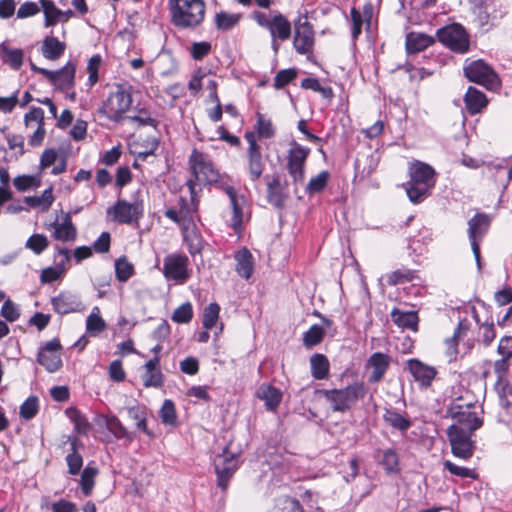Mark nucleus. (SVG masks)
Listing matches in <instances>:
<instances>
[{
	"label": "nucleus",
	"mask_w": 512,
	"mask_h": 512,
	"mask_svg": "<svg viewBox=\"0 0 512 512\" xmlns=\"http://www.w3.org/2000/svg\"><path fill=\"white\" fill-rule=\"evenodd\" d=\"M160 358L154 356L144 365V373L142 374V381L145 387H160L163 384V374L160 370Z\"/></svg>",
	"instance_id": "nucleus-25"
},
{
	"label": "nucleus",
	"mask_w": 512,
	"mask_h": 512,
	"mask_svg": "<svg viewBox=\"0 0 512 512\" xmlns=\"http://www.w3.org/2000/svg\"><path fill=\"white\" fill-rule=\"evenodd\" d=\"M189 263V258L185 254H168L163 259L162 273L166 280L184 284L190 278Z\"/></svg>",
	"instance_id": "nucleus-8"
},
{
	"label": "nucleus",
	"mask_w": 512,
	"mask_h": 512,
	"mask_svg": "<svg viewBox=\"0 0 512 512\" xmlns=\"http://www.w3.org/2000/svg\"><path fill=\"white\" fill-rule=\"evenodd\" d=\"M66 44L52 35L44 38L41 46L42 56L50 61L58 60L65 52Z\"/></svg>",
	"instance_id": "nucleus-29"
},
{
	"label": "nucleus",
	"mask_w": 512,
	"mask_h": 512,
	"mask_svg": "<svg viewBox=\"0 0 512 512\" xmlns=\"http://www.w3.org/2000/svg\"><path fill=\"white\" fill-rule=\"evenodd\" d=\"M61 349V344L58 339L48 341L43 348H41L37 355V362L44 366L47 371L55 372L62 366V360L58 351Z\"/></svg>",
	"instance_id": "nucleus-19"
},
{
	"label": "nucleus",
	"mask_w": 512,
	"mask_h": 512,
	"mask_svg": "<svg viewBox=\"0 0 512 512\" xmlns=\"http://www.w3.org/2000/svg\"><path fill=\"white\" fill-rule=\"evenodd\" d=\"M171 23L181 29H194L205 18L206 5L203 0H168Z\"/></svg>",
	"instance_id": "nucleus-1"
},
{
	"label": "nucleus",
	"mask_w": 512,
	"mask_h": 512,
	"mask_svg": "<svg viewBox=\"0 0 512 512\" xmlns=\"http://www.w3.org/2000/svg\"><path fill=\"white\" fill-rule=\"evenodd\" d=\"M444 467L451 474L461 477V478L475 479L477 477L474 470L466 468V467L458 466V465L454 464L453 462H451L450 460H446L444 462Z\"/></svg>",
	"instance_id": "nucleus-59"
},
{
	"label": "nucleus",
	"mask_w": 512,
	"mask_h": 512,
	"mask_svg": "<svg viewBox=\"0 0 512 512\" xmlns=\"http://www.w3.org/2000/svg\"><path fill=\"white\" fill-rule=\"evenodd\" d=\"M44 12V26L51 27L62 19V10L57 8L52 0H40Z\"/></svg>",
	"instance_id": "nucleus-41"
},
{
	"label": "nucleus",
	"mask_w": 512,
	"mask_h": 512,
	"mask_svg": "<svg viewBox=\"0 0 512 512\" xmlns=\"http://www.w3.org/2000/svg\"><path fill=\"white\" fill-rule=\"evenodd\" d=\"M329 180V172L328 171H322L315 177H312L307 186L306 191L309 194H316L321 192L327 185Z\"/></svg>",
	"instance_id": "nucleus-54"
},
{
	"label": "nucleus",
	"mask_w": 512,
	"mask_h": 512,
	"mask_svg": "<svg viewBox=\"0 0 512 512\" xmlns=\"http://www.w3.org/2000/svg\"><path fill=\"white\" fill-rule=\"evenodd\" d=\"M438 40L451 50L464 53L469 48V39L460 24H451L437 30Z\"/></svg>",
	"instance_id": "nucleus-12"
},
{
	"label": "nucleus",
	"mask_w": 512,
	"mask_h": 512,
	"mask_svg": "<svg viewBox=\"0 0 512 512\" xmlns=\"http://www.w3.org/2000/svg\"><path fill=\"white\" fill-rule=\"evenodd\" d=\"M391 363V358L389 355L375 352L373 353L366 362V369H371L372 372L368 377V381L370 383H378L380 382L387 370L389 369Z\"/></svg>",
	"instance_id": "nucleus-22"
},
{
	"label": "nucleus",
	"mask_w": 512,
	"mask_h": 512,
	"mask_svg": "<svg viewBox=\"0 0 512 512\" xmlns=\"http://www.w3.org/2000/svg\"><path fill=\"white\" fill-rule=\"evenodd\" d=\"M434 43V38L419 32H410L406 35V50L409 54L418 53Z\"/></svg>",
	"instance_id": "nucleus-31"
},
{
	"label": "nucleus",
	"mask_w": 512,
	"mask_h": 512,
	"mask_svg": "<svg viewBox=\"0 0 512 512\" xmlns=\"http://www.w3.org/2000/svg\"><path fill=\"white\" fill-rule=\"evenodd\" d=\"M220 306L217 303H210L203 312L202 323L206 330L215 326L219 318Z\"/></svg>",
	"instance_id": "nucleus-53"
},
{
	"label": "nucleus",
	"mask_w": 512,
	"mask_h": 512,
	"mask_svg": "<svg viewBox=\"0 0 512 512\" xmlns=\"http://www.w3.org/2000/svg\"><path fill=\"white\" fill-rule=\"evenodd\" d=\"M470 329V323L467 319H462L459 321L457 328L454 330L453 336L451 338H447L445 341L446 344V354L450 358H455L458 354L457 345L458 341L466 335L467 331Z\"/></svg>",
	"instance_id": "nucleus-33"
},
{
	"label": "nucleus",
	"mask_w": 512,
	"mask_h": 512,
	"mask_svg": "<svg viewBox=\"0 0 512 512\" xmlns=\"http://www.w3.org/2000/svg\"><path fill=\"white\" fill-rule=\"evenodd\" d=\"M106 425L108 430L115 436V438L126 439L129 442L133 441V435L127 431V429L123 426L117 417L112 416L108 418Z\"/></svg>",
	"instance_id": "nucleus-49"
},
{
	"label": "nucleus",
	"mask_w": 512,
	"mask_h": 512,
	"mask_svg": "<svg viewBox=\"0 0 512 512\" xmlns=\"http://www.w3.org/2000/svg\"><path fill=\"white\" fill-rule=\"evenodd\" d=\"M464 74L469 81L487 89H495L500 81L495 71L483 60H475L464 66Z\"/></svg>",
	"instance_id": "nucleus-11"
},
{
	"label": "nucleus",
	"mask_w": 512,
	"mask_h": 512,
	"mask_svg": "<svg viewBox=\"0 0 512 512\" xmlns=\"http://www.w3.org/2000/svg\"><path fill=\"white\" fill-rule=\"evenodd\" d=\"M380 463L387 474H398L400 472L399 456L392 448L382 451Z\"/></svg>",
	"instance_id": "nucleus-42"
},
{
	"label": "nucleus",
	"mask_w": 512,
	"mask_h": 512,
	"mask_svg": "<svg viewBox=\"0 0 512 512\" xmlns=\"http://www.w3.org/2000/svg\"><path fill=\"white\" fill-rule=\"evenodd\" d=\"M408 369L415 381L421 386L428 387L436 376L434 367L428 366L417 359L408 361Z\"/></svg>",
	"instance_id": "nucleus-24"
},
{
	"label": "nucleus",
	"mask_w": 512,
	"mask_h": 512,
	"mask_svg": "<svg viewBox=\"0 0 512 512\" xmlns=\"http://www.w3.org/2000/svg\"><path fill=\"white\" fill-rule=\"evenodd\" d=\"M192 318L193 308L190 302H185L179 307H177L171 316L172 321L179 324L189 323L192 320Z\"/></svg>",
	"instance_id": "nucleus-52"
},
{
	"label": "nucleus",
	"mask_w": 512,
	"mask_h": 512,
	"mask_svg": "<svg viewBox=\"0 0 512 512\" xmlns=\"http://www.w3.org/2000/svg\"><path fill=\"white\" fill-rule=\"evenodd\" d=\"M128 416L135 421L136 428L145 433L149 438H154L155 435L147 427V412L145 407L136 405L129 407Z\"/></svg>",
	"instance_id": "nucleus-39"
},
{
	"label": "nucleus",
	"mask_w": 512,
	"mask_h": 512,
	"mask_svg": "<svg viewBox=\"0 0 512 512\" xmlns=\"http://www.w3.org/2000/svg\"><path fill=\"white\" fill-rule=\"evenodd\" d=\"M464 102L467 111L471 115L479 113L488 104L486 95L474 87L468 88L464 97Z\"/></svg>",
	"instance_id": "nucleus-30"
},
{
	"label": "nucleus",
	"mask_w": 512,
	"mask_h": 512,
	"mask_svg": "<svg viewBox=\"0 0 512 512\" xmlns=\"http://www.w3.org/2000/svg\"><path fill=\"white\" fill-rule=\"evenodd\" d=\"M38 412V399L31 396L27 398L20 406V415L22 418L29 420L36 416Z\"/></svg>",
	"instance_id": "nucleus-57"
},
{
	"label": "nucleus",
	"mask_w": 512,
	"mask_h": 512,
	"mask_svg": "<svg viewBox=\"0 0 512 512\" xmlns=\"http://www.w3.org/2000/svg\"><path fill=\"white\" fill-rule=\"evenodd\" d=\"M186 185L190 192V201L185 197H180L178 201L179 213L183 219V223L194 221L198 216L197 212L199 207V199L194 180H187Z\"/></svg>",
	"instance_id": "nucleus-21"
},
{
	"label": "nucleus",
	"mask_w": 512,
	"mask_h": 512,
	"mask_svg": "<svg viewBox=\"0 0 512 512\" xmlns=\"http://www.w3.org/2000/svg\"><path fill=\"white\" fill-rule=\"evenodd\" d=\"M315 44V32L313 25L308 21L306 15H300L294 22L293 46L300 55L313 52Z\"/></svg>",
	"instance_id": "nucleus-10"
},
{
	"label": "nucleus",
	"mask_w": 512,
	"mask_h": 512,
	"mask_svg": "<svg viewBox=\"0 0 512 512\" xmlns=\"http://www.w3.org/2000/svg\"><path fill=\"white\" fill-rule=\"evenodd\" d=\"M240 21L239 14L221 11L215 15V26L218 30L227 31L235 27Z\"/></svg>",
	"instance_id": "nucleus-47"
},
{
	"label": "nucleus",
	"mask_w": 512,
	"mask_h": 512,
	"mask_svg": "<svg viewBox=\"0 0 512 512\" xmlns=\"http://www.w3.org/2000/svg\"><path fill=\"white\" fill-rule=\"evenodd\" d=\"M220 189H222L228 196L232 208V217L230 219L229 226L235 233L240 234L244 220L243 204L245 203V199L243 196L238 195L234 187L231 185L221 184Z\"/></svg>",
	"instance_id": "nucleus-18"
},
{
	"label": "nucleus",
	"mask_w": 512,
	"mask_h": 512,
	"mask_svg": "<svg viewBox=\"0 0 512 512\" xmlns=\"http://www.w3.org/2000/svg\"><path fill=\"white\" fill-rule=\"evenodd\" d=\"M251 19L269 32L271 48L277 54L280 42L288 40L291 36L292 27L289 19L279 10H269L268 12L255 10L251 13Z\"/></svg>",
	"instance_id": "nucleus-2"
},
{
	"label": "nucleus",
	"mask_w": 512,
	"mask_h": 512,
	"mask_svg": "<svg viewBox=\"0 0 512 512\" xmlns=\"http://www.w3.org/2000/svg\"><path fill=\"white\" fill-rule=\"evenodd\" d=\"M472 434L473 432L464 431L460 427H448L447 435L455 457L467 460L473 456L475 443Z\"/></svg>",
	"instance_id": "nucleus-13"
},
{
	"label": "nucleus",
	"mask_w": 512,
	"mask_h": 512,
	"mask_svg": "<svg viewBox=\"0 0 512 512\" xmlns=\"http://www.w3.org/2000/svg\"><path fill=\"white\" fill-rule=\"evenodd\" d=\"M51 304L59 315L82 312L85 309L80 295L72 291H61L51 298Z\"/></svg>",
	"instance_id": "nucleus-16"
},
{
	"label": "nucleus",
	"mask_w": 512,
	"mask_h": 512,
	"mask_svg": "<svg viewBox=\"0 0 512 512\" xmlns=\"http://www.w3.org/2000/svg\"><path fill=\"white\" fill-rule=\"evenodd\" d=\"M98 469L95 466L87 465L81 473L80 486L83 494L89 496L92 493L95 477Z\"/></svg>",
	"instance_id": "nucleus-46"
},
{
	"label": "nucleus",
	"mask_w": 512,
	"mask_h": 512,
	"mask_svg": "<svg viewBox=\"0 0 512 512\" xmlns=\"http://www.w3.org/2000/svg\"><path fill=\"white\" fill-rule=\"evenodd\" d=\"M189 167L193 175L194 182H200L203 184H217L220 188L221 176L219 171L216 169L212 159L208 154H205L197 149H194L189 156Z\"/></svg>",
	"instance_id": "nucleus-5"
},
{
	"label": "nucleus",
	"mask_w": 512,
	"mask_h": 512,
	"mask_svg": "<svg viewBox=\"0 0 512 512\" xmlns=\"http://www.w3.org/2000/svg\"><path fill=\"white\" fill-rule=\"evenodd\" d=\"M1 316L9 322H15L20 317V310L12 300L7 299L2 305Z\"/></svg>",
	"instance_id": "nucleus-62"
},
{
	"label": "nucleus",
	"mask_w": 512,
	"mask_h": 512,
	"mask_svg": "<svg viewBox=\"0 0 512 512\" xmlns=\"http://www.w3.org/2000/svg\"><path fill=\"white\" fill-rule=\"evenodd\" d=\"M102 63V58L100 55L96 54L93 55L87 64V71H88V83L90 87H93L98 82V71L99 67Z\"/></svg>",
	"instance_id": "nucleus-56"
},
{
	"label": "nucleus",
	"mask_w": 512,
	"mask_h": 512,
	"mask_svg": "<svg viewBox=\"0 0 512 512\" xmlns=\"http://www.w3.org/2000/svg\"><path fill=\"white\" fill-rule=\"evenodd\" d=\"M142 213V208L138 203H129L126 200H118L114 206L108 209V214H112L113 220L120 224H138Z\"/></svg>",
	"instance_id": "nucleus-17"
},
{
	"label": "nucleus",
	"mask_w": 512,
	"mask_h": 512,
	"mask_svg": "<svg viewBox=\"0 0 512 512\" xmlns=\"http://www.w3.org/2000/svg\"><path fill=\"white\" fill-rule=\"evenodd\" d=\"M310 154V148L304 147L297 142L291 143L287 155V170L295 184L302 183L305 175V164Z\"/></svg>",
	"instance_id": "nucleus-14"
},
{
	"label": "nucleus",
	"mask_w": 512,
	"mask_h": 512,
	"mask_svg": "<svg viewBox=\"0 0 512 512\" xmlns=\"http://www.w3.org/2000/svg\"><path fill=\"white\" fill-rule=\"evenodd\" d=\"M323 329L321 326L312 325L308 331L304 333L303 342L306 347H313L319 344L323 339Z\"/></svg>",
	"instance_id": "nucleus-55"
},
{
	"label": "nucleus",
	"mask_w": 512,
	"mask_h": 512,
	"mask_svg": "<svg viewBox=\"0 0 512 512\" xmlns=\"http://www.w3.org/2000/svg\"><path fill=\"white\" fill-rule=\"evenodd\" d=\"M211 44L207 41L195 42L192 44L190 52L194 60H202L211 51Z\"/></svg>",
	"instance_id": "nucleus-63"
},
{
	"label": "nucleus",
	"mask_w": 512,
	"mask_h": 512,
	"mask_svg": "<svg viewBox=\"0 0 512 512\" xmlns=\"http://www.w3.org/2000/svg\"><path fill=\"white\" fill-rule=\"evenodd\" d=\"M391 316H392L394 323L397 326H399L401 328H405V329H410L413 331L417 330L419 318H418V315L416 312H414V311L403 312L399 309H393Z\"/></svg>",
	"instance_id": "nucleus-35"
},
{
	"label": "nucleus",
	"mask_w": 512,
	"mask_h": 512,
	"mask_svg": "<svg viewBox=\"0 0 512 512\" xmlns=\"http://www.w3.org/2000/svg\"><path fill=\"white\" fill-rule=\"evenodd\" d=\"M26 247L34 253L40 254L48 247L47 237L42 234H34L27 240Z\"/></svg>",
	"instance_id": "nucleus-60"
},
{
	"label": "nucleus",
	"mask_w": 512,
	"mask_h": 512,
	"mask_svg": "<svg viewBox=\"0 0 512 512\" xmlns=\"http://www.w3.org/2000/svg\"><path fill=\"white\" fill-rule=\"evenodd\" d=\"M258 396L265 402V406L268 410H275L282 400V393L279 389L271 385L261 386L258 392Z\"/></svg>",
	"instance_id": "nucleus-37"
},
{
	"label": "nucleus",
	"mask_w": 512,
	"mask_h": 512,
	"mask_svg": "<svg viewBox=\"0 0 512 512\" xmlns=\"http://www.w3.org/2000/svg\"><path fill=\"white\" fill-rule=\"evenodd\" d=\"M132 105V96L125 86L118 85L99 109V113L109 120L120 123L123 115Z\"/></svg>",
	"instance_id": "nucleus-6"
},
{
	"label": "nucleus",
	"mask_w": 512,
	"mask_h": 512,
	"mask_svg": "<svg viewBox=\"0 0 512 512\" xmlns=\"http://www.w3.org/2000/svg\"><path fill=\"white\" fill-rule=\"evenodd\" d=\"M106 323L100 316V309L94 307L86 319V330L88 333L96 335L104 331Z\"/></svg>",
	"instance_id": "nucleus-45"
},
{
	"label": "nucleus",
	"mask_w": 512,
	"mask_h": 512,
	"mask_svg": "<svg viewBox=\"0 0 512 512\" xmlns=\"http://www.w3.org/2000/svg\"><path fill=\"white\" fill-rule=\"evenodd\" d=\"M214 467L217 474V485L225 491L231 477L238 469L237 458L225 448L222 454L215 457Z\"/></svg>",
	"instance_id": "nucleus-15"
},
{
	"label": "nucleus",
	"mask_w": 512,
	"mask_h": 512,
	"mask_svg": "<svg viewBox=\"0 0 512 512\" xmlns=\"http://www.w3.org/2000/svg\"><path fill=\"white\" fill-rule=\"evenodd\" d=\"M257 123L255 125V129L260 138H271L275 134V129L273 127L272 121L267 118L262 113H257Z\"/></svg>",
	"instance_id": "nucleus-51"
},
{
	"label": "nucleus",
	"mask_w": 512,
	"mask_h": 512,
	"mask_svg": "<svg viewBox=\"0 0 512 512\" xmlns=\"http://www.w3.org/2000/svg\"><path fill=\"white\" fill-rule=\"evenodd\" d=\"M496 4V1H491L490 3L475 6L474 14L477 16L478 22L481 26L487 25L491 20L500 19L505 15L506 11L503 10H495L492 13L489 12L490 7L492 5L496 6Z\"/></svg>",
	"instance_id": "nucleus-38"
},
{
	"label": "nucleus",
	"mask_w": 512,
	"mask_h": 512,
	"mask_svg": "<svg viewBox=\"0 0 512 512\" xmlns=\"http://www.w3.org/2000/svg\"><path fill=\"white\" fill-rule=\"evenodd\" d=\"M24 53L21 49L11 48L6 42L0 44V59L13 70H19L23 64Z\"/></svg>",
	"instance_id": "nucleus-32"
},
{
	"label": "nucleus",
	"mask_w": 512,
	"mask_h": 512,
	"mask_svg": "<svg viewBox=\"0 0 512 512\" xmlns=\"http://www.w3.org/2000/svg\"><path fill=\"white\" fill-rule=\"evenodd\" d=\"M159 415L165 425L175 426L177 424L176 408L172 400H164Z\"/></svg>",
	"instance_id": "nucleus-50"
},
{
	"label": "nucleus",
	"mask_w": 512,
	"mask_h": 512,
	"mask_svg": "<svg viewBox=\"0 0 512 512\" xmlns=\"http://www.w3.org/2000/svg\"><path fill=\"white\" fill-rule=\"evenodd\" d=\"M311 374L317 380L326 379L329 375L330 364L323 354H314L310 358Z\"/></svg>",
	"instance_id": "nucleus-40"
},
{
	"label": "nucleus",
	"mask_w": 512,
	"mask_h": 512,
	"mask_svg": "<svg viewBox=\"0 0 512 512\" xmlns=\"http://www.w3.org/2000/svg\"><path fill=\"white\" fill-rule=\"evenodd\" d=\"M51 75H47L46 79L60 91H67L74 85L75 65L68 62L62 68L51 71Z\"/></svg>",
	"instance_id": "nucleus-23"
},
{
	"label": "nucleus",
	"mask_w": 512,
	"mask_h": 512,
	"mask_svg": "<svg viewBox=\"0 0 512 512\" xmlns=\"http://www.w3.org/2000/svg\"><path fill=\"white\" fill-rule=\"evenodd\" d=\"M449 413L455 421L450 427H460L464 431L474 432L483 424V420L479 417L482 408L477 404H453Z\"/></svg>",
	"instance_id": "nucleus-7"
},
{
	"label": "nucleus",
	"mask_w": 512,
	"mask_h": 512,
	"mask_svg": "<svg viewBox=\"0 0 512 512\" xmlns=\"http://www.w3.org/2000/svg\"><path fill=\"white\" fill-rule=\"evenodd\" d=\"M265 162L261 153V148L247 149V170L251 181H257L263 174Z\"/></svg>",
	"instance_id": "nucleus-26"
},
{
	"label": "nucleus",
	"mask_w": 512,
	"mask_h": 512,
	"mask_svg": "<svg viewBox=\"0 0 512 512\" xmlns=\"http://www.w3.org/2000/svg\"><path fill=\"white\" fill-rule=\"evenodd\" d=\"M135 273L134 266L128 261L126 256H122L115 261V275L119 282L128 281Z\"/></svg>",
	"instance_id": "nucleus-44"
},
{
	"label": "nucleus",
	"mask_w": 512,
	"mask_h": 512,
	"mask_svg": "<svg viewBox=\"0 0 512 512\" xmlns=\"http://www.w3.org/2000/svg\"><path fill=\"white\" fill-rule=\"evenodd\" d=\"M383 419L393 429L406 433L412 425V422L394 409H385Z\"/></svg>",
	"instance_id": "nucleus-36"
},
{
	"label": "nucleus",
	"mask_w": 512,
	"mask_h": 512,
	"mask_svg": "<svg viewBox=\"0 0 512 512\" xmlns=\"http://www.w3.org/2000/svg\"><path fill=\"white\" fill-rule=\"evenodd\" d=\"M325 399L330 403L334 412L344 413L367 394V387L363 382H354L341 389H325L321 391Z\"/></svg>",
	"instance_id": "nucleus-4"
},
{
	"label": "nucleus",
	"mask_w": 512,
	"mask_h": 512,
	"mask_svg": "<svg viewBox=\"0 0 512 512\" xmlns=\"http://www.w3.org/2000/svg\"><path fill=\"white\" fill-rule=\"evenodd\" d=\"M234 259L236 261L235 269L237 274L246 280L249 279L254 270V261L251 252L244 247L234 254Z\"/></svg>",
	"instance_id": "nucleus-28"
},
{
	"label": "nucleus",
	"mask_w": 512,
	"mask_h": 512,
	"mask_svg": "<svg viewBox=\"0 0 512 512\" xmlns=\"http://www.w3.org/2000/svg\"><path fill=\"white\" fill-rule=\"evenodd\" d=\"M286 183L282 184L279 175L267 182V200L270 204L277 208L284 205L286 199Z\"/></svg>",
	"instance_id": "nucleus-27"
},
{
	"label": "nucleus",
	"mask_w": 512,
	"mask_h": 512,
	"mask_svg": "<svg viewBox=\"0 0 512 512\" xmlns=\"http://www.w3.org/2000/svg\"><path fill=\"white\" fill-rule=\"evenodd\" d=\"M297 76L295 69H284L280 70L274 78V87L276 89H282L290 82H292Z\"/></svg>",
	"instance_id": "nucleus-58"
},
{
	"label": "nucleus",
	"mask_w": 512,
	"mask_h": 512,
	"mask_svg": "<svg viewBox=\"0 0 512 512\" xmlns=\"http://www.w3.org/2000/svg\"><path fill=\"white\" fill-rule=\"evenodd\" d=\"M24 123L27 128L34 124H44V111L40 107H32L29 112L24 115Z\"/></svg>",
	"instance_id": "nucleus-61"
},
{
	"label": "nucleus",
	"mask_w": 512,
	"mask_h": 512,
	"mask_svg": "<svg viewBox=\"0 0 512 512\" xmlns=\"http://www.w3.org/2000/svg\"><path fill=\"white\" fill-rule=\"evenodd\" d=\"M497 353L500 357L512 359V336H503L499 340Z\"/></svg>",
	"instance_id": "nucleus-64"
},
{
	"label": "nucleus",
	"mask_w": 512,
	"mask_h": 512,
	"mask_svg": "<svg viewBox=\"0 0 512 512\" xmlns=\"http://www.w3.org/2000/svg\"><path fill=\"white\" fill-rule=\"evenodd\" d=\"M68 441L70 442L71 450V452L66 456L68 472L71 475H76L80 472L83 465V458L77 451L80 442L77 437L72 436L68 437Z\"/></svg>",
	"instance_id": "nucleus-34"
},
{
	"label": "nucleus",
	"mask_w": 512,
	"mask_h": 512,
	"mask_svg": "<svg viewBox=\"0 0 512 512\" xmlns=\"http://www.w3.org/2000/svg\"><path fill=\"white\" fill-rule=\"evenodd\" d=\"M416 277V271L408 269V268H401L398 270H395L387 275V282L391 286L404 284L407 282H410L414 280Z\"/></svg>",
	"instance_id": "nucleus-48"
},
{
	"label": "nucleus",
	"mask_w": 512,
	"mask_h": 512,
	"mask_svg": "<svg viewBox=\"0 0 512 512\" xmlns=\"http://www.w3.org/2000/svg\"><path fill=\"white\" fill-rule=\"evenodd\" d=\"M490 218L485 213H477L468 222V237L471 243V249L475 257L477 269L482 270V261L480 255L479 242L488 232L490 227Z\"/></svg>",
	"instance_id": "nucleus-9"
},
{
	"label": "nucleus",
	"mask_w": 512,
	"mask_h": 512,
	"mask_svg": "<svg viewBox=\"0 0 512 512\" xmlns=\"http://www.w3.org/2000/svg\"><path fill=\"white\" fill-rule=\"evenodd\" d=\"M47 229L52 230V236L57 241L73 242L77 238V228L70 213H64L61 221L56 219L47 226Z\"/></svg>",
	"instance_id": "nucleus-20"
},
{
	"label": "nucleus",
	"mask_w": 512,
	"mask_h": 512,
	"mask_svg": "<svg viewBox=\"0 0 512 512\" xmlns=\"http://www.w3.org/2000/svg\"><path fill=\"white\" fill-rule=\"evenodd\" d=\"M409 176L405 184L407 196L412 203H420L435 185V170L426 163L415 161L409 166Z\"/></svg>",
	"instance_id": "nucleus-3"
},
{
	"label": "nucleus",
	"mask_w": 512,
	"mask_h": 512,
	"mask_svg": "<svg viewBox=\"0 0 512 512\" xmlns=\"http://www.w3.org/2000/svg\"><path fill=\"white\" fill-rule=\"evenodd\" d=\"M54 201L53 189L49 187L43 191L40 196H27L24 202L30 207H42L43 211H47Z\"/></svg>",
	"instance_id": "nucleus-43"
}]
</instances>
